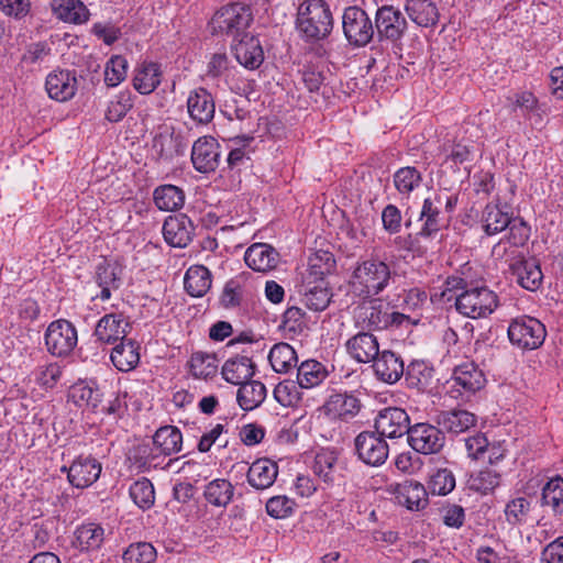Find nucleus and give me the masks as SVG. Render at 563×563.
Listing matches in <instances>:
<instances>
[{
    "label": "nucleus",
    "mask_w": 563,
    "mask_h": 563,
    "mask_svg": "<svg viewBox=\"0 0 563 563\" xmlns=\"http://www.w3.org/2000/svg\"><path fill=\"white\" fill-rule=\"evenodd\" d=\"M390 280V267L380 260L369 258L356 264L351 284L358 296L374 298L388 287Z\"/></svg>",
    "instance_id": "f257e3e1"
},
{
    "label": "nucleus",
    "mask_w": 563,
    "mask_h": 563,
    "mask_svg": "<svg viewBox=\"0 0 563 563\" xmlns=\"http://www.w3.org/2000/svg\"><path fill=\"white\" fill-rule=\"evenodd\" d=\"M296 25L307 40L327 37L333 27L329 5L323 0H306L298 9Z\"/></svg>",
    "instance_id": "f03ea898"
},
{
    "label": "nucleus",
    "mask_w": 563,
    "mask_h": 563,
    "mask_svg": "<svg viewBox=\"0 0 563 563\" xmlns=\"http://www.w3.org/2000/svg\"><path fill=\"white\" fill-rule=\"evenodd\" d=\"M449 395L451 398L466 402L484 388L486 378L483 371L474 362H464L453 369Z\"/></svg>",
    "instance_id": "7ed1b4c3"
},
{
    "label": "nucleus",
    "mask_w": 563,
    "mask_h": 563,
    "mask_svg": "<svg viewBox=\"0 0 563 563\" xmlns=\"http://www.w3.org/2000/svg\"><path fill=\"white\" fill-rule=\"evenodd\" d=\"M253 21V14L249 5L232 3L222 7L211 19L212 33H222L229 36H243Z\"/></svg>",
    "instance_id": "20e7f679"
},
{
    "label": "nucleus",
    "mask_w": 563,
    "mask_h": 563,
    "mask_svg": "<svg viewBox=\"0 0 563 563\" xmlns=\"http://www.w3.org/2000/svg\"><path fill=\"white\" fill-rule=\"evenodd\" d=\"M497 295L487 287H474L459 294L455 298L456 310L468 318H484L497 308Z\"/></svg>",
    "instance_id": "39448f33"
},
{
    "label": "nucleus",
    "mask_w": 563,
    "mask_h": 563,
    "mask_svg": "<svg viewBox=\"0 0 563 563\" xmlns=\"http://www.w3.org/2000/svg\"><path fill=\"white\" fill-rule=\"evenodd\" d=\"M547 336L544 324L532 317H521L512 320L508 327V338L511 344L521 349H539Z\"/></svg>",
    "instance_id": "423d86ee"
},
{
    "label": "nucleus",
    "mask_w": 563,
    "mask_h": 563,
    "mask_svg": "<svg viewBox=\"0 0 563 563\" xmlns=\"http://www.w3.org/2000/svg\"><path fill=\"white\" fill-rule=\"evenodd\" d=\"M342 26L347 42L356 47L367 45L375 34V25L361 8L347 7L342 15Z\"/></svg>",
    "instance_id": "0eeeda50"
},
{
    "label": "nucleus",
    "mask_w": 563,
    "mask_h": 563,
    "mask_svg": "<svg viewBox=\"0 0 563 563\" xmlns=\"http://www.w3.org/2000/svg\"><path fill=\"white\" fill-rule=\"evenodd\" d=\"M78 342L75 325L65 319L53 321L45 332L47 351L55 356L63 357L70 354Z\"/></svg>",
    "instance_id": "6e6552de"
},
{
    "label": "nucleus",
    "mask_w": 563,
    "mask_h": 563,
    "mask_svg": "<svg viewBox=\"0 0 563 563\" xmlns=\"http://www.w3.org/2000/svg\"><path fill=\"white\" fill-rule=\"evenodd\" d=\"M408 444L420 454H437L445 444L443 431L433 424L419 422L411 427Z\"/></svg>",
    "instance_id": "1a4fd4ad"
},
{
    "label": "nucleus",
    "mask_w": 563,
    "mask_h": 563,
    "mask_svg": "<svg viewBox=\"0 0 563 563\" xmlns=\"http://www.w3.org/2000/svg\"><path fill=\"white\" fill-rule=\"evenodd\" d=\"M375 431L388 439H398L409 434L411 430L410 418L407 411L399 407H387L375 418Z\"/></svg>",
    "instance_id": "9d476101"
},
{
    "label": "nucleus",
    "mask_w": 563,
    "mask_h": 563,
    "mask_svg": "<svg viewBox=\"0 0 563 563\" xmlns=\"http://www.w3.org/2000/svg\"><path fill=\"white\" fill-rule=\"evenodd\" d=\"M358 459L367 465L379 466L388 457V444L376 431H363L354 440Z\"/></svg>",
    "instance_id": "9b49d317"
},
{
    "label": "nucleus",
    "mask_w": 563,
    "mask_h": 563,
    "mask_svg": "<svg viewBox=\"0 0 563 563\" xmlns=\"http://www.w3.org/2000/svg\"><path fill=\"white\" fill-rule=\"evenodd\" d=\"M407 30V21L400 10L393 5H383L375 13V31L379 41L396 42Z\"/></svg>",
    "instance_id": "f8f14e48"
},
{
    "label": "nucleus",
    "mask_w": 563,
    "mask_h": 563,
    "mask_svg": "<svg viewBox=\"0 0 563 563\" xmlns=\"http://www.w3.org/2000/svg\"><path fill=\"white\" fill-rule=\"evenodd\" d=\"M62 472H67V478L76 488L91 486L100 476L101 464L91 456H78L69 467L63 466Z\"/></svg>",
    "instance_id": "ddd939ff"
},
{
    "label": "nucleus",
    "mask_w": 563,
    "mask_h": 563,
    "mask_svg": "<svg viewBox=\"0 0 563 563\" xmlns=\"http://www.w3.org/2000/svg\"><path fill=\"white\" fill-rule=\"evenodd\" d=\"M132 327L128 318L123 313L104 314L95 328V336L104 344H114L118 341H125V336L130 333Z\"/></svg>",
    "instance_id": "4468645a"
},
{
    "label": "nucleus",
    "mask_w": 563,
    "mask_h": 563,
    "mask_svg": "<svg viewBox=\"0 0 563 563\" xmlns=\"http://www.w3.org/2000/svg\"><path fill=\"white\" fill-rule=\"evenodd\" d=\"M220 159V145L212 136L199 137L191 148V162L199 173L216 170Z\"/></svg>",
    "instance_id": "2eb2a0df"
},
{
    "label": "nucleus",
    "mask_w": 563,
    "mask_h": 563,
    "mask_svg": "<svg viewBox=\"0 0 563 563\" xmlns=\"http://www.w3.org/2000/svg\"><path fill=\"white\" fill-rule=\"evenodd\" d=\"M361 407L360 399L354 395L334 393L329 396L321 410L331 420L349 421L357 416Z\"/></svg>",
    "instance_id": "dca6fc26"
},
{
    "label": "nucleus",
    "mask_w": 563,
    "mask_h": 563,
    "mask_svg": "<svg viewBox=\"0 0 563 563\" xmlns=\"http://www.w3.org/2000/svg\"><path fill=\"white\" fill-rule=\"evenodd\" d=\"M195 225L186 214L168 217L163 225L165 241L174 247H186L192 240Z\"/></svg>",
    "instance_id": "f3484780"
},
{
    "label": "nucleus",
    "mask_w": 563,
    "mask_h": 563,
    "mask_svg": "<svg viewBox=\"0 0 563 563\" xmlns=\"http://www.w3.org/2000/svg\"><path fill=\"white\" fill-rule=\"evenodd\" d=\"M374 373L378 380L393 385L405 374L401 356L390 350H384L373 362Z\"/></svg>",
    "instance_id": "a211bd4d"
},
{
    "label": "nucleus",
    "mask_w": 563,
    "mask_h": 563,
    "mask_svg": "<svg viewBox=\"0 0 563 563\" xmlns=\"http://www.w3.org/2000/svg\"><path fill=\"white\" fill-rule=\"evenodd\" d=\"M45 88L52 99L64 102L75 96L78 81L74 71L54 70L46 77Z\"/></svg>",
    "instance_id": "6ab92c4d"
},
{
    "label": "nucleus",
    "mask_w": 563,
    "mask_h": 563,
    "mask_svg": "<svg viewBox=\"0 0 563 563\" xmlns=\"http://www.w3.org/2000/svg\"><path fill=\"white\" fill-rule=\"evenodd\" d=\"M511 275L525 289L536 291L542 284L543 274L536 258L518 257L510 264Z\"/></svg>",
    "instance_id": "aec40b11"
},
{
    "label": "nucleus",
    "mask_w": 563,
    "mask_h": 563,
    "mask_svg": "<svg viewBox=\"0 0 563 563\" xmlns=\"http://www.w3.org/2000/svg\"><path fill=\"white\" fill-rule=\"evenodd\" d=\"M346 351L358 363L374 362L379 355L377 338L369 332H358L347 340Z\"/></svg>",
    "instance_id": "412c9836"
},
{
    "label": "nucleus",
    "mask_w": 563,
    "mask_h": 563,
    "mask_svg": "<svg viewBox=\"0 0 563 563\" xmlns=\"http://www.w3.org/2000/svg\"><path fill=\"white\" fill-rule=\"evenodd\" d=\"M187 109L190 118L195 122L199 124L211 122L216 112L212 95L205 88L190 91L187 99Z\"/></svg>",
    "instance_id": "4be33fe9"
},
{
    "label": "nucleus",
    "mask_w": 563,
    "mask_h": 563,
    "mask_svg": "<svg viewBox=\"0 0 563 563\" xmlns=\"http://www.w3.org/2000/svg\"><path fill=\"white\" fill-rule=\"evenodd\" d=\"M233 52L236 60L249 69L258 68L264 60V51L260 40L250 34H244L233 45Z\"/></svg>",
    "instance_id": "5701e85b"
},
{
    "label": "nucleus",
    "mask_w": 563,
    "mask_h": 563,
    "mask_svg": "<svg viewBox=\"0 0 563 563\" xmlns=\"http://www.w3.org/2000/svg\"><path fill=\"white\" fill-rule=\"evenodd\" d=\"M244 261L253 271L265 273L277 266L279 254L269 244L254 243L246 250Z\"/></svg>",
    "instance_id": "b1692460"
},
{
    "label": "nucleus",
    "mask_w": 563,
    "mask_h": 563,
    "mask_svg": "<svg viewBox=\"0 0 563 563\" xmlns=\"http://www.w3.org/2000/svg\"><path fill=\"white\" fill-rule=\"evenodd\" d=\"M278 475V466L269 459H258L250 466L246 478L255 489L263 490L271 487Z\"/></svg>",
    "instance_id": "393cba45"
},
{
    "label": "nucleus",
    "mask_w": 563,
    "mask_h": 563,
    "mask_svg": "<svg viewBox=\"0 0 563 563\" xmlns=\"http://www.w3.org/2000/svg\"><path fill=\"white\" fill-rule=\"evenodd\" d=\"M398 503L409 510H420L428 505V492L422 484L416 481H406L396 489Z\"/></svg>",
    "instance_id": "a878e982"
},
{
    "label": "nucleus",
    "mask_w": 563,
    "mask_h": 563,
    "mask_svg": "<svg viewBox=\"0 0 563 563\" xmlns=\"http://www.w3.org/2000/svg\"><path fill=\"white\" fill-rule=\"evenodd\" d=\"M437 422L442 430L459 434L475 427L477 418L467 410L456 409L441 412L438 416Z\"/></svg>",
    "instance_id": "bb28decb"
},
{
    "label": "nucleus",
    "mask_w": 563,
    "mask_h": 563,
    "mask_svg": "<svg viewBox=\"0 0 563 563\" xmlns=\"http://www.w3.org/2000/svg\"><path fill=\"white\" fill-rule=\"evenodd\" d=\"M255 373L254 362H250L245 355H236L229 358L222 366L223 378L233 385H241L249 380Z\"/></svg>",
    "instance_id": "cd10ccee"
},
{
    "label": "nucleus",
    "mask_w": 563,
    "mask_h": 563,
    "mask_svg": "<svg viewBox=\"0 0 563 563\" xmlns=\"http://www.w3.org/2000/svg\"><path fill=\"white\" fill-rule=\"evenodd\" d=\"M357 320L368 330L387 329V311L383 309V305L379 299L371 298L368 302L358 307Z\"/></svg>",
    "instance_id": "c85d7f7f"
},
{
    "label": "nucleus",
    "mask_w": 563,
    "mask_h": 563,
    "mask_svg": "<svg viewBox=\"0 0 563 563\" xmlns=\"http://www.w3.org/2000/svg\"><path fill=\"white\" fill-rule=\"evenodd\" d=\"M442 203V194L434 198H426L420 211V220L423 222L420 231L417 233L421 238H431L440 231L438 205Z\"/></svg>",
    "instance_id": "c756f323"
},
{
    "label": "nucleus",
    "mask_w": 563,
    "mask_h": 563,
    "mask_svg": "<svg viewBox=\"0 0 563 563\" xmlns=\"http://www.w3.org/2000/svg\"><path fill=\"white\" fill-rule=\"evenodd\" d=\"M212 277L210 271L203 265H194L188 268L184 278L186 291L196 298L205 296L210 289Z\"/></svg>",
    "instance_id": "7c9ffc66"
},
{
    "label": "nucleus",
    "mask_w": 563,
    "mask_h": 563,
    "mask_svg": "<svg viewBox=\"0 0 563 563\" xmlns=\"http://www.w3.org/2000/svg\"><path fill=\"white\" fill-rule=\"evenodd\" d=\"M405 10L419 26H433L439 19L438 8L430 0H407Z\"/></svg>",
    "instance_id": "2f4dec72"
},
{
    "label": "nucleus",
    "mask_w": 563,
    "mask_h": 563,
    "mask_svg": "<svg viewBox=\"0 0 563 563\" xmlns=\"http://www.w3.org/2000/svg\"><path fill=\"white\" fill-rule=\"evenodd\" d=\"M95 282L101 289L95 298L103 301L110 299L111 291L119 289L121 286L118 267L107 262L100 263L96 268Z\"/></svg>",
    "instance_id": "473e14b6"
},
{
    "label": "nucleus",
    "mask_w": 563,
    "mask_h": 563,
    "mask_svg": "<svg viewBox=\"0 0 563 563\" xmlns=\"http://www.w3.org/2000/svg\"><path fill=\"white\" fill-rule=\"evenodd\" d=\"M500 200L497 199L496 203L486 205L482 223L484 232L487 236H493L505 229H507L511 223V217L508 212L503 211L499 207Z\"/></svg>",
    "instance_id": "72a5a7b5"
},
{
    "label": "nucleus",
    "mask_w": 563,
    "mask_h": 563,
    "mask_svg": "<svg viewBox=\"0 0 563 563\" xmlns=\"http://www.w3.org/2000/svg\"><path fill=\"white\" fill-rule=\"evenodd\" d=\"M266 398V387L260 380H246L240 385L236 401L241 409L251 411L262 405Z\"/></svg>",
    "instance_id": "f704fd0d"
},
{
    "label": "nucleus",
    "mask_w": 563,
    "mask_h": 563,
    "mask_svg": "<svg viewBox=\"0 0 563 563\" xmlns=\"http://www.w3.org/2000/svg\"><path fill=\"white\" fill-rule=\"evenodd\" d=\"M187 143L180 134L159 133L153 140V148L159 158L170 161L176 156L184 154Z\"/></svg>",
    "instance_id": "c9c22d12"
},
{
    "label": "nucleus",
    "mask_w": 563,
    "mask_h": 563,
    "mask_svg": "<svg viewBox=\"0 0 563 563\" xmlns=\"http://www.w3.org/2000/svg\"><path fill=\"white\" fill-rule=\"evenodd\" d=\"M404 376L409 388L426 390L433 383L434 369L424 361L415 360L407 366Z\"/></svg>",
    "instance_id": "e433bc0d"
},
{
    "label": "nucleus",
    "mask_w": 563,
    "mask_h": 563,
    "mask_svg": "<svg viewBox=\"0 0 563 563\" xmlns=\"http://www.w3.org/2000/svg\"><path fill=\"white\" fill-rule=\"evenodd\" d=\"M110 357L119 371L129 372L139 364V346L135 341L125 340L112 349Z\"/></svg>",
    "instance_id": "4c0bfd02"
},
{
    "label": "nucleus",
    "mask_w": 563,
    "mask_h": 563,
    "mask_svg": "<svg viewBox=\"0 0 563 563\" xmlns=\"http://www.w3.org/2000/svg\"><path fill=\"white\" fill-rule=\"evenodd\" d=\"M162 73L158 64L143 63L136 70L133 78V87L142 95L154 91L161 84Z\"/></svg>",
    "instance_id": "58836bf2"
},
{
    "label": "nucleus",
    "mask_w": 563,
    "mask_h": 563,
    "mask_svg": "<svg viewBox=\"0 0 563 563\" xmlns=\"http://www.w3.org/2000/svg\"><path fill=\"white\" fill-rule=\"evenodd\" d=\"M53 10L58 19L69 23H85L89 18V11L80 0H54Z\"/></svg>",
    "instance_id": "ea45409f"
},
{
    "label": "nucleus",
    "mask_w": 563,
    "mask_h": 563,
    "mask_svg": "<svg viewBox=\"0 0 563 563\" xmlns=\"http://www.w3.org/2000/svg\"><path fill=\"white\" fill-rule=\"evenodd\" d=\"M153 443L159 453L172 455L181 450L183 434L178 428L165 426L155 432Z\"/></svg>",
    "instance_id": "a19ab883"
},
{
    "label": "nucleus",
    "mask_w": 563,
    "mask_h": 563,
    "mask_svg": "<svg viewBox=\"0 0 563 563\" xmlns=\"http://www.w3.org/2000/svg\"><path fill=\"white\" fill-rule=\"evenodd\" d=\"M268 361L276 373H287L297 366L298 358L290 344L280 342L271 349Z\"/></svg>",
    "instance_id": "79ce46f5"
},
{
    "label": "nucleus",
    "mask_w": 563,
    "mask_h": 563,
    "mask_svg": "<svg viewBox=\"0 0 563 563\" xmlns=\"http://www.w3.org/2000/svg\"><path fill=\"white\" fill-rule=\"evenodd\" d=\"M233 495L234 486L224 478L211 481L206 485L203 492V496L209 504L223 508L231 503Z\"/></svg>",
    "instance_id": "37998d69"
},
{
    "label": "nucleus",
    "mask_w": 563,
    "mask_h": 563,
    "mask_svg": "<svg viewBox=\"0 0 563 563\" xmlns=\"http://www.w3.org/2000/svg\"><path fill=\"white\" fill-rule=\"evenodd\" d=\"M154 202L159 210L175 211L185 203V194L174 185H163L154 190Z\"/></svg>",
    "instance_id": "c03bdc74"
},
{
    "label": "nucleus",
    "mask_w": 563,
    "mask_h": 563,
    "mask_svg": "<svg viewBox=\"0 0 563 563\" xmlns=\"http://www.w3.org/2000/svg\"><path fill=\"white\" fill-rule=\"evenodd\" d=\"M541 506L551 509L553 516L563 514V478L555 476L542 487Z\"/></svg>",
    "instance_id": "a18cd8bd"
},
{
    "label": "nucleus",
    "mask_w": 563,
    "mask_h": 563,
    "mask_svg": "<svg viewBox=\"0 0 563 563\" xmlns=\"http://www.w3.org/2000/svg\"><path fill=\"white\" fill-rule=\"evenodd\" d=\"M331 294L323 282L311 285L308 283L303 286L302 299L303 305L313 311H323L330 303Z\"/></svg>",
    "instance_id": "49530a36"
},
{
    "label": "nucleus",
    "mask_w": 563,
    "mask_h": 563,
    "mask_svg": "<svg viewBox=\"0 0 563 563\" xmlns=\"http://www.w3.org/2000/svg\"><path fill=\"white\" fill-rule=\"evenodd\" d=\"M327 376L324 365L314 360L302 362L297 369L298 384L306 389L318 386Z\"/></svg>",
    "instance_id": "de8ad7c7"
},
{
    "label": "nucleus",
    "mask_w": 563,
    "mask_h": 563,
    "mask_svg": "<svg viewBox=\"0 0 563 563\" xmlns=\"http://www.w3.org/2000/svg\"><path fill=\"white\" fill-rule=\"evenodd\" d=\"M76 547L80 551H91L99 549L103 542V528L96 523H87L77 528Z\"/></svg>",
    "instance_id": "09e8293b"
},
{
    "label": "nucleus",
    "mask_w": 563,
    "mask_h": 563,
    "mask_svg": "<svg viewBox=\"0 0 563 563\" xmlns=\"http://www.w3.org/2000/svg\"><path fill=\"white\" fill-rule=\"evenodd\" d=\"M190 372L195 377L208 378L216 375L218 360L216 355L206 352H195L189 361Z\"/></svg>",
    "instance_id": "8fccbe9b"
},
{
    "label": "nucleus",
    "mask_w": 563,
    "mask_h": 563,
    "mask_svg": "<svg viewBox=\"0 0 563 563\" xmlns=\"http://www.w3.org/2000/svg\"><path fill=\"white\" fill-rule=\"evenodd\" d=\"M301 387L298 379H286L278 383L274 389V397L284 407H295L302 398Z\"/></svg>",
    "instance_id": "3c124183"
},
{
    "label": "nucleus",
    "mask_w": 563,
    "mask_h": 563,
    "mask_svg": "<svg viewBox=\"0 0 563 563\" xmlns=\"http://www.w3.org/2000/svg\"><path fill=\"white\" fill-rule=\"evenodd\" d=\"M130 496L141 509H150L155 503V490L152 482L146 477L137 479L130 487Z\"/></svg>",
    "instance_id": "603ef678"
},
{
    "label": "nucleus",
    "mask_w": 563,
    "mask_h": 563,
    "mask_svg": "<svg viewBox=\"0 0 563 563\" xmlns=\"http://www.w3.org/2000/svg\"><path fill=\"white\" fill-rule=\"evenodd\" d=\"M132 107L133 97L131 91H121L109 101L106 119L110 122H119L126 115Z\"/></svg>",
    "instance_id": "864d4df0"
},
{
    "label": "nucleus",
    "mask_w": 563,
    "mask_h": 563,
    "mask_svg": "<svg viewBox=\"0 0 563 563\" xmlns=\"http://www.w3.org/2000/svg\"><path fill=\"white\" fill-rule=\"evenodd\" d=\"M531 504L525 497H516L509 500L505 507V518L510 526H519L526 522Z\"/></svg>",
    "instance_id": "5fc2aeb1"
},
{
    "label": "nucleus",
    "mask_w": 563,
    "mask_h": 563,
    "mask_svg": "<svg viewBox=\"0 0 563 563\" xmlns=\"http://www.w3.org/2000/svg\"><path fill=\"white\" fill-rule=\"evenodd\" d=\"M421 180L420 172L411 166L402 167L394 175L395 187L402 195H408L415 190Z\"/></svg>",
    "instance_id": "6e6d98bb"
},
{
    "label": "nucleus",
    "mask_w": 563,
    "mask_h": 563,
    "mask_svg": "<svg viewBox=\"0 0 563 563\" xmlns=\"http://www.w3.org/2000/svg\"><path fill=\"white\" fill-rule=\"evenodd\" d=\"M455 487V477L448 468L435 471L429 479L428 488L432 495L444 496Z\"/></svg>",
    "instance_id": "4d7b16f0"
},
{
    "label": "nucleus",
    "mask_w": 563,
    "mask_h": 563,
    "mask_svg": "<svg viewBox=\"0 0 563 563\" xmlns=\"http://www.w3.org/2000/svg\"><path fill=\"white\" fill-rule=\"evenodd\" d=\"M155 559L156 550L147 542L131 544L123 553L124 563H154Z\"/></svg>",
    "instance_id": "13d9d810"
},
{
    "label": "nucleus",
    "mask_w": 563,
    "mask_h": 563,
    "mask_svg": "<svg viewBox=\"0 0 563 563\" xmlns=\"http://www.w3.org/2000/svg\"><path fill=\"white\" fill-rule=\"evenodd\" d=\"M128 62L121 55L112 56L106 64L104 82L109 87H115L126 77Z\"/></svg>",
    "instance_id": "bf43d9fd"
},
{
    "label": "nucleus",
    "mask_w": 563,
    "mask_h": 563,
    "mask_svg": "<svg viewBox=\"0 0 563 563\" xmlns=\"http://www.w3.org/2000/svg\"><path fill=\"white\" fill-rule=\"evenodd\" d=\"M499 474L493 470L486 468L471 476L470 488L482 494L493 490L499 485Z\"/></svg>",
    "instance_id": "052dcab7"
},
{
    "label": "nucleus",
    "mask_w": 563,
    "mask_h": 563,
    "mask_svg": "<svg viewBox=\"0 0 563 563\" xmlns=\"http://www.w3.org/2000/svg\"><path fill=\"white\" fill-rule=\"evenodd\" d=\"M335 266L333 255L325 251H319L309 258V267L311 274L321 279L324 275L330 274Z\"/></svg>",
    "instance_id": "680f3d73"
},
{
    "label": "nucleus",
    "mask_w": 563,
    "mask_h": 563,
    "mask_svg": "<svg viewBox=\"0 0 563 563\" xmlns=\"http://www.w3.org/2000/svg\"><path fill=\"white\" fill-rule=\"evenodd\" d=\"M295 501L287 496H274L266 503L267 514L276 519L290 516L294 511Z\"/></svg>",
    "instance_id": "e2e57ef3"
},
{
    "label": "nucleus",
    "mask_w": 563,
    "mask_h": 563,
    "mask_svg": "<svg viewBox=\"0 0 563 563\" xmlns=\"http://www.w3.org/2000/svg\"><path fill=\"white\" fill-rule=\"evenodd\" d=\"M60 375V367L56 363L38 366L33 372L35 382L45 388H53L59 379Z\"/></svg>",
    "instance_id": "0e129e2a"
},
{
    "label": "nucleus",
    "mask_w": 563,
    "mask_h": 563,
    "mask_svg": "<svg viewBox=\"0 0 563 563\" xmlns=\"http://www.w3.org/2000/svg\"><path fill=\"white\" fill-rule=\"evenodd\" d=\"M242 299V288L238 280H229L222 291L220 302L224 308L238 307Z\"/></svg>",
    "instance_id": "69168bd1"
},
{
    "label": "nucleus",
    "mask_w": 563,
    "mask_h": 563,
    "mask_svg": "<svg viewBox=\"0 0 563 563\" xmlns=\"http://www.w3.org/2000/svg\"><path fill=\"white\" fill-rule=\"evenodd\" d=\"M335 457L330 454H318L314 460V473L321 477L325 483L333 482V465Z\"/></svg>",
    "instance_id": "338daca9"
},
{
    "label": "nucleus",
    "mask_w": 563,
    "mask_h": 563,
    "mask_svg": "<svg viewBox=\"0 0 563 563\" xmlns=\"http://www.w3.org/2000/svg\"><path fill=\"white\" fill-rule=\"evenodd\" d=\"M541 562L563 563V537H559L543 549Z\"/></svg>",
    "instance_id": "774afa93"
}]
</instances>
